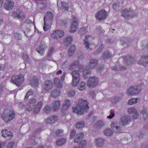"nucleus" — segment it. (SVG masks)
<instances>
[{"label": "nucleus", "instance_id": "obj_1", "mask_svg": "<svg viewBox=\"0 0 148 148\" xmlns=\"http://www.w3.org/2000/svg\"><path fill=\"white\" fill-rule=\"evenodd\" d=\"M77 106L76 108H73V111L78 115L83 113L86 112L88 110V103L86 100L81 99L77 101Z\"/></svg>", "mask_w": 148, "mask_h": 148}, {"label": "nucleus", "instance_id": "obj_2", "mask_svg": "<svg viewBox=\"0 0 148 148\" xmlns=\"http://www.w3.org/2000/svg\"><path fill=\"white\" fill-rule=\"evenodd\" d=\"M98 64V61L95 59H91L89 65L86 68L83 72V77L86 78L89 77L90 74L89 69H91L94 68Z\"/></svg>", "mask_w": 148, "mask_h": 148}, {"label": "nucleus", "instance_id": "obj_3", "mask_svg": "<svg viewBox=\"0 0 148 148\" xmlns=\"http://www.w3.org/2000/svg\"><path fill=\"white\" fill-rule=\"evenodd\" d=\"M15 115V113L13 110L7 109L4 111L3 115L2 116V118L5 122H9L14 119Z\"/></svg>", "mask_w": 148, "mask_h": 148}, {"label": "nucleus", "instance_id": "obj_4", "mask_svg": "<svg viewBox=\"0 0 148 148\" xmlns=\"http://www.w3.org/2000/svg\"><path fill=\"white\" fill-rule=\"evenodd\" d=\"M24 79L23 75L19 74L13 75L11 77L10 82L18 86L22 84L24 81Z\"/></svg>", "mask_w": 148, "mask_h": 148}, {"label": "nucleus", "instance_id": "obj_5", "mask_svg": "<svg viewBox=\"0 0 148 148\" xmlns=\"http://www.w3.org/2000/svg\"><path fill=\"white\" fill-rule=\"evenodd\" d=\"M134 10H132L130 8H127L124 9L121 12L122 16L125 17L126 19H128L130 17L134 16L133 13Z\"/></svg>", "mask_w": 148, "mask_h": 148}, {"label": "nucleus", "instance_id": "obj_6", "mask_svg": "<svg viewBox=\"0 0 148 148\" xmlns=\"http://www.w3.org/2000/svg\"><path fill=\"white\" fill-rule=\"evenodd\" d=\"M108 13L104 10H101L97 12L95 17L97 20L101 21L104 20L108 15Z\"/></svg>", "mask_w": 148, "mask_h": 148}, {"label": "nucleus", "instance_id": "obj_7", "mask_svg": "<svg viewBox=\"0 0 148 148\" xmlns=\"http://www.w3.org/2000/svg\"><path fill=\"white\" fill-rule=\"evenodd\" d=\"M53 17L52 13L49 12H48L45 15L44 17L45 25L43 27V29L46 32L48 31L49 29V27L46 25L47 21H51Z\"/></svg>", "mask_w": 148, "mask_h": 148}, {"label": "nucleus", "instance_id": "obj_8", "mask_svg": "<svg viewBox=\"0 0 148 148\" xmlns=\"http://www.w3.org/2000/svg\"><path fill=\"white\" fill-rule=\"evenodd\" d=\"M140 91V89L136 86H132L128 88L126 94L128 95H132L137 94Z\"/></svg>", "mask_w": 148, "mask_h": 148}, {"label": "nucleus", "instance_id": "obj_9", "mask_svg": "<svg viewBox=\"0 0 148 148\" xmlns=\"http://www.w3.org/2000/svg\"><path fill=\"white\" fill-rule=\"evenodd\" d=\"M12 17L14 18H17L20 20H23L25 16L23 12L19 10H15L12 14Z\"/></svg>", "mask_w": 148, "mask_h": 148}, {"label": "nucleus", "instance_id": "obj_10", "mask_svg": "<svg viewBox=\"0 0 148 148\" xmlns=\"http://www.w3.org/2000/svg\"><path fill=\"white\" fill-rule=\"evenodd\" d=\"M98 84L97 78L94 76L90 77L87 82L88 86L90 88L96 86Z\"/></svg>", "mask_w": 148, "mask_h": 148}, {"label": "nucleus", "instance_id": "obj_11", "mask_svg": "<svg viewBox=\"0 0 148 148\" xmlns=\"http://www.w3.org/2000/svg\"><path fill=\"white\" fill-rule=\"evenodd\" d=\"M72 23L71 26L70 30V33L74 32L76 31L77 29L78 21L76 17L74 16L72 18Z\"/></svg>", "mask_w": 148, "mask_h": 148}, {"label": "nucleus", "instance_id": "obj_12", "mask_svg": "<svg viewBox=\"0 0 148 148\" xmlns=\"http://www.w3.org/2000/svg\"><path fill=\"white\" fill-rule=\"evenodd\" d=\"M64 34V32L63 31L58 30L55 31L53 33L51 34V36L53 38L58 39L63 36Z\"/></svg>", "mask_w": 148, "mask_h": 148}, {"label": "nucleus", "instance_id": "obj_13", "mask_svg": "<svg viewBox=\"0 0 148 148\" xmlns=\"http://www.w3.org/2000/svg\"><path fill=\"white\" fill-rule=\"evenodd\" d=\"M127 111L130 116L134 119L137 118L138 116V111L135 108H129Z\"/></svg>", "mask_w": 148, "mask_h": 148}, {"label": "nucleus", "instance_id": "obj_14", "mask_svg": "<svg viewBox=\"0 0 148 148\" xmlns=\"http://www.w3.org/2000/svg\"><path fill=\"white\" fill-rule=\"evenodd\" d=\"M139 64H142L145 66H148V56L145 55L142 56L140 60L138 61Z\"/></svg>", "mask_w": 148, "mask_h": 148}, {"label": "nucleus", "instance_id": "obj_15", "mask_svg": "<svg viewBox=\"0 0 148 148\" xmlns=\"http://www.w3.org/2000/svg\"><path fill=\"white\" fill-rule=\"evenodd\" d=\"M4 8L8 10H11L14 5V2L11 0H8L4 4Z\"/></svg>", "mask_w": 148, "mask_h": 148}, {"label": "nucleus", "instance_id": "obj_16", "mask_svg": "<svg viewBox=\"0 0 148 148\" xmlns=\"http://www.w3.org/2000/svg\"><path fill=\"white\" fill-rule=\"evenodd\" d=\"M131 119L126 116H123L120 119L119 122L121 124L123 125L128 124L130 121Z\"/></svg>", "mask_w": 148, "mask_h": 148}, {"label": "nucleus", "instance_id": "obj_17", "mask_svg": "<svg viewBox=\"0 0 148 148\" xmlns=\"http://www.w3.org/2000/svg\"><path fill=\"white\" fill-rule=\"evenodd\" d=\"M2 136L6 138L7 139H11L13 136L12 133L10 131L7 130H4L2 131Z\"/></svg>", "mask_w": 148, "mask_h": 148}, {"label": "nucleus", "instance_id": "obj_18", "mask_svg": "<svg viewBox=\"0 0 148 148\" xmlns=\"http://www.w3.org/2000/svg\"><path fill=\"white\" fill-rule=\"evenodd\" d=\"M47 48V46L45 44H42L37 47L36 50L40 55H42L44 53V50Z\"/></svg>", "mask_w": 148, "mask_h": 148}, {"label": "nucleus", "instance_id": "obj_19", "mask_svg": "<svg viewBox=\"0 0 148 148\" xmlns=\"http://www.w3.org/2000/svg\"><path fill=\"white\" fill-rule=\"evenodd\" d=\"M36 102L35 98H34L32 99L27 104L26 107L27 109L29 111L31 110L35 105Z\"/></svg>", "mask_w": 148, "mask_h": 148}, {"label": "nucleus", "instance_id": "obj_20", "mask_svg": "<svg viewBox=\"0 0 148 148\" xmlns=\"http://www.w3.org/2000/svg\"><path fill=\"white\" fill-rule=\"evenodd\" d=\"M57 6L63 11L67 10L68 8V5L66 2H57Z\"/></svg>", "mask_w": 148, "mask_h": 148}, {"label": "nucleus", "instance_id": "obj_21", "mask_svg": "<svg viewBox=\"0 0 148 148\" xmlns=\"http://www.w3.org/2000/svg\"><path fill=\"white\" fill-rule=\"evenodd\" d=\"M60 102L59 101H54L52 103V108L53 110H58L60 106Z\"/></svg>", "mask_w": 148, "mask_h": 148}, {"label": "nucleus", "instance_id": "obj_22", "mask_svg": "<svg viewBox=\"0 0 148 148\" xmlns=\"http://www.w3.org/2000/svg\"><path fill=\"white\" fill-rule=\"evenodd\" d=\"M111 127L115 132L119 133L120 132V127L118 126V124L115 122H112L111 124Z\"/></svg>", "mask_w": 148, "mask_h": 148}, {"label": "nucleus", "instance_id": "obj_23", "mask_svg": "<svg viewBox=\"0 0 148 148\" xmlns=\"http://www.w3.org/2000/svg\"><path fill=\"white\" fill-rule=\"evenodd\" d=\"M135 61V59L132 57H128L126 58L125 59H124V62L125 64L130 65L133 63Z\"/></svg>", "mask_w": 148, "mask_h": 148}, {"label": "nucleus", "instance_id": "obj_24", "mask_svg": "<svg viewBox=\"0 0 148 148\" xmlns=\"http://www.w3.org/2000/svg\"><path fill=\"white\" fill-rule=\"evenodd\" d=\"M53 83L49 81L45 82L44 88L45 90L47 91H48L51 90L52 87Z\"/></svg>", "mask_w": 148, "mask_h": 148}, {"label": "nucleus", "instance_id": "obj_25", "mask_svg": "<svg viewBox=\"0 0 148 148\" xmlns=\"http://www.w3.org/2000/svg\"><path fill=\"white\" fill-rule=\"evenodd\" d=\"M57 116H50L47 120L46 122L49 124H53L55 123L57 120Z\"/></svg>", "mask_w": 148, "mask_h": 148}, {"label": "nucleus", "instance_id": "obj_26", "mask_svg": "<svg viewBox=\"0 0 148 148\" xmlns=\"http://www.w3.org/2000/svg\"><path fill=\"white\" fill-rule=\"evenodd\" d=\"M84 135V134L82 132H79L77 133L75 136L74 140V142L76 143H78L80 140L83 138Z\"/></svg>", "mask_w": 148, "mask_h": 148}, {"label": "nucleus", "instance_id": "obj_27", "mask_svg": "<svg viewBox=\"0 0 148 148\" xmlns=\"http://www.w3.org/2000/svg\"><path fill=\"white\" fill-rule=\"evenodd\" d=\"M123 3L122 1L116 2L113 5V7L114 9L116 10H118L119 8H122Z\"/></svg>", "mask_w": 148, "mask_h": 148}, {"label": "nucleus", "instance_id": "obj_28", "mask_svg": "<svg viewBox=\"0 0 148 148\" xmlns=\"http://www.w3.org/2000/svg\"><path fill=\"white\" fill-rule=\"evenodd\" d=\"M60 90L59 89H54L51 92V96L55 97L58 96L60 93Z\"/></svg>", "mask_w": 148, "mask_h": 148}, {"label": "nucleus", "instance_id": "obj_29", "mask_svg": "<svg viewBox=\"0 0 148 148\" xmlns=\"http://www.w3.org/2000/svg\"><path fill=\"white\" fill-rule=\"evenodd\" d=\"M71 103L70 100H66L63 103L62 109L65 110H67L70 107Z\"/></svg>", "mask_w": 148, "mask_h": 148}, {"label": "nucleus", "instance_id": "obj_30", "mask_svg": "<svg viewBox=\"0 0 148 148\" xmlns=\"http://www.w3.org/2000/svg\"><path fill=\"white\" fill-rule=\"evenodd\" d=\"M104 139L102 138H99L96 139L95 142L97 147H101L103 144Z\"/></svg>", "mask_w": 148, "mask_h": 148}, {"label": "nucleus", "instance_id": "obj_31", "mask_svg": "<svg viewBox=\"0 0 148 148\" xmlns=\"http://www.w3.org/2000/svg\"><path fill=\"white\" fill-rule=\"evenodd\" d=\"M105 123L102 121H97L95 125V127L99 128L105 125Z\"/></svg>", "mask_w": 148, "mask_h": 148}, {"label": "nucleus", "instance_id": "obj_32", "mask_svg": "<svg viewBox=\"0 0 148 148\" xmlns=\"http://www.w3.org/2000/svg\"><path fill=\"white\" fill-rule=\"evenodd\" d=\"M112 69L116 71H124L126 70V68L125 67L121 66H118L117 67L116 66H113L112 67Z\"/></svg>", "mask_w": 148, "mask_h": 148}, {"label": "nucleus", "instance_id": "obj_33", "mask_svg": "<svg viewBox=\"0 0 148 148\" xmlns=\"http://www.w3.org/2000/svg\"><path fill=\"white\" fill-rule=\"evenodd\" d=\"M72 37L70 36H68L64 38V43L67 46L70 44L72 40Z\"/></svg>", "mask_w": 148, "mask_h": 148}, {"label": "nucleus", "instance_id": "obj_34", "mask_svg": "<svg viewBox=\"0 0 148 148\" xmlns=\"http://www.w3.org/2000/svg\"><path fill=\"white\" fill-rule=\"evenodd\" d=\"M42 104V103L41 101L38 103L36 108L34 110V112L35 113H38L40 110Z\"/></svg>", "mask_w": 148, "mask_h": 148}, {"label": "nucleus", "instance_id": "obj_35", "mask_svg": "<svg viewBox=\"0 0 148 148\" xmlns=\"http://www.w3.org/2000/svg\"><path fill=\"white\" fill-rule=\"evenodd\" d=\"M62 82L60 81L59 79L55 78L54 80V84L57 87L61 88L62 87Z\"/></svg>", "mask_w": 148, "mask_h": 148}, {"label": "nucleus", "instance_id": "obj_36", "mask_svg": "<svg viewBox=\"0 0 148 148\" xmlns=\"http://www.w3.org/2000/svg\"><path fill=\"white\" fill-rule=\"evenodd\" d=\"M85 82H80L78 85V89L81 91H83L85 88Z\"/></svg>", "mask_w": 148, "mask_h": 148}, {"label": "nucleus", "instance_id": "obj_37", "mask_svg": "<svg viewBox=\"0 0 148 148\" xmlns=\"http://www.w3.org/2000/svg\"><path fill=\"white\" fill-rule=\"evenodd\" d=\"M75 47L74 45H72L69 48V54L70 56H72L74 53Z\"/></svg>", "mask_w": 148, "mask_h": 148}, {"label": "nucleus", "instance_id": "obj_38", "mask_svg": "<svg viewBox=\"0 0 148 148\" xmlns=\"http://www.w3.org/2000/svg\"><path fill=\"white\" fill-rule=\"evenodd\" d=\"M89 29L86 26H85L81 27L79 31V33L80 34H83L84 33L88 31Z\"/></svg>", "mask_w": 148, "mask_h": 148}, {"label": "nucleus", "instance_id": "obj_39", "mask_svg": "<svg viewBox=\"0 0 148 148\" xmlns=\"http://www.w3.org/2000/svg\"><path fill=\"white\" fill-rule=\"evenodd\" d=\"M113 133L112 130L110 128L106 129L104 131V133L105 134L110 136Z\"/></svg>", "mask_w": 148, "mask_h": 148}, {"label": "nucleus", "instance_id": "obj_40", "mask_svg": "<svg viewBox=\"0 0 148 148\" xmlns=\"http://www.w3.org/2000/svg\"><path fill=\"white\" fill-rule=\"evenodd\" d=\"M79 64V62L78 61H76L73 62L72 65L70 66L69 69L70 70H72L76 67H77Z\"/></svg>", "mask_w": 148, "mask_h": 148}, {"label": "nucleus", "instance_id": "obj_41", "mask_svg": "<svg viewBox=\"0 0 148 148\" xmlns=\"http://www.w3.org/2000/svg\"><path fill=\"white\" fill-rule=\"evenodd\" d=\"M138 100V98H132L128 101V103L129 105H132L136 103Z\"/></svg>", "mask_w": 148, "mask_h": 148}, {"label": "nucleus", "instance_id": "obj_42", "mask_svg": "<svg viewBox=\"0 0 148 148\" xmlns=\"http://www.w3.org/2000/svg\"><path fill=\"white\" fill-rule=\"evenodd\" d=\"M112 56V54L108 51L105 52L103 54V58L104 59H108L111 57Z\"/></svg>", "mask_w": 148, "mask_h": 148}, {"label": "nucleus", "instance_id": "obj_43", "mask_svg": "<svg viewBox=\"0 0 148 148\" xmlns=\"http://www.w3.org/2000/svg\"><path fill=\"white\" fill-rule=\"evenodd\" d=\"M65 138H62L61 139L58 140L56 141L57 145L58 146H61L64 144L66 142Z\"/></svg>", "mask_w": 148, "mask_h": 148}, {"label": "nucleus", "instance_id": "obj_44", "mask_svg": "<svg viewBox=\"0 0 148 148\" xmlns=\"http://www.w3.org/2000/svg\"><path fill=\"white\" fill-rule=\"evenodd\" d=\"M121 99V98L118 96H116L114 97L113 98H112L111 100L112 103L115 104L116 102L119 101Z\"/></svg>", "mask_w": 148, "mask_h": 148}, {"label": "nucleus", "instance_id": "obj_45", "mask_svg": "<svg viewBox=\"0 0 148 148\" xmlns=\"http://www.w3.org/2000/svg\"><path fill=\"white\" fill-rule=\"evenodd\" d=\"M72 75L73 78H76L79 77L80 78L79 74L77 71H73L72 73Z\"/></svg>", "mask_w": 148, "mask_h": 148}, {"label": "nucleus", "instance_id": "obj_46", "mask_svg": "<svg viewBox=\"0 0 148 148\" xmlns=\"http://www.w3.org/2000/svg\"><path fill=\"white\" fill-rule=\"evenodd\" d=\"M86 146V140H82L79 144V148H84Z\"/></svg>", "mask_w": 148, "mask_h": 148}, {"label": "nucleus", "instance_id": "obj_47", "mask_svg": "<svg viewBox=\"0 0 148 148\" xmlns=\"http://www.w3.org/2000/svg\"><path fill=\"white\" fill-rule=\"evenodd\" d=\"M85 125L84 122L82 121L77 123L76 126L77 128H79L83 127Z\"/></svg>", "mask_w": 148, "mask_h": 148}, {"label": "nucleus", "instance_id": "obj_48", "mask_svg": "<svg viewBox=\"0 0 148 148\" xmlns=\"http://www.w3.org/2000/svg\"><path fill=\"white\" fill-rule=\"evenodd\" d=\"M38 78L37 77H34L33 78L31 81V84L35 86L38 85Z\"/></svg>", "mask_w": 148, "mask_h": 148}, {"label": "nucleus", "instance_id": "obj_49", "mask_svg": "<svg viewBox=\"0 0 148 148\" xmlns=\"http://www.w3.org/2000/svg\"><path fill=\"white\" fill-rule=\"evenodd\" d=\"M23 57L24 58L25 63V67L27 65V62L29 63L30 61V60L28 59L27 55L26 54H24L23 56Z\"/></svg>", "mask_w": 148, "mask_h": 148}, {"label": "nucleus", "instance_id": "obj_50", "mask_svg": "<svg viewBox=\"0 0 148 148\" xmlns=\"http://www.w3.org/2000/svg\"><path fill=\"white\" fill-rule=\"evenodd\" d=\"M80 80V78L79 77H77V78H73V85L74 86H76L78 84L79 80Z\"/></svg>", "mask_w": 148, "mask_h": 148}, {"label": "nucleus", "instance_id": "obj_51", "mask_svg": "<svg viewBox=\"0 0 148 148\" xmlns=\"http://www.w3.org/2000/svg\"><path fill=\"white\" fill-rule=\"evenodd\" d=\"M51 110V108L48 105L46 106L44 109V111L46 113H50Z\"/></svg>", "mask_w": 148, "mask_h": 148}, {"label": "nucleus", "instance_id": "obj_52", "mask_svg": "<svg viewBox=\"0 0 148 148\" xmlns=\"http://www.w3.org/2000/svg\"><path fill=\"white\" fill-rule=\"evenodd\" d=\"M89 36H86L84 40V44L85 45L86 48L87 49L89 48L88 46L89 45V43L88 42V39Z\"/></svg>", "mask_w": 148, "mask_h": 148}, {"label": "nucleus", "instance_id": "obj_53", "mask_svg": "<svg viewBox=\"0 0 148 148\" xmlns=\"http://www.w3.org/2000/svg\"><path fill=\"white\" fill-rule=\"evenodd\" d=\"M95 31L99 34L103 33L104 32V30L101 27H98L96 29Z\"/></svg>", "mask_w": 148, "mask_h": 148}, {"label": "nucleus", "instance_id": "obj_54", "mask_svg": "<svg viewBox=\"0 0 148 148\" xmlns=\"http://www.w3.org/2000/svg\"><path fill=\"white\" fill-rule=\"evenodd\" d=\"M75 94V92L74 90H70L68 92V95L70 97H72Z\"/></svg>", "mask_w": 148, "mask_h": 148}, {"label": "nucleus", "instance_id": "obj_55", "mask_svg": "<svg viewBox=\"0 0 148 148\" xmlns=\"http://www.w3.org/2000/svg\"><path fill=\"white\" fill-rule=\"evenodd\" d=\"M34 92L32 90H30L27 93L26 95L25 96V99H27L28 97L30 95H32L33 93Z\"/></svg>", "mask_w": 148, "mask_h": 148}, {"label": "nucleus", "instance_id": "obj_56", "mask_svg": "<svg viewBox=\"0 0 148 148\" xmlns=\"http://www.w3.org/2000/svg\"><path fill=\"white\" fill-rule=\"evenodd\" d=\"M15 145V143L14 142H11L9 143L8 145V148H13Z\"/></svg>", "mask_w": 148, "mask_h": 148}, {"label": "nucleus", "instance_id": "obj_57", "mask_svg": "<svg viewBox=\"0 0 148 148\" xmlns=\"http://www.w3.org/2000/svg\"><path fill=\"white\" fill-rule=\"evenodd\" d=\"M76 133V132L75 130H72L71 132V136L70 138H73L74 137L75 134Z\"/></svg>", "mask_w": 148, "mask_h": 148}, {"label": "nucleus", "instance_id": "obj_58", "mask_svg": "<svg viewBox=\"0 0 148 148\" xmlns=\"http://www.w3.org/2000/svg\"><path fill=\"white\" fill-rule=\"evenodd\" d=\"M104 46L103 45H100L99 47V49H98V50L95 53L96 54H97L98 53L100 52L103 49L104 47Z\"/></svg>", "mask_w": 148, "mask_h": 148}, {"label": "nucleus", "instance_id": "obj_59", "mask_svg": "<svg viewBox=\"0 0 148 148\" xmlns=\"http://www.w3.org/2000/svg\"><path fill=\"white\" fill-rule=\"evenodd\" d=\"M112 110L110 111V113L109 116H107V118L109 119H111L114 116V113L112 112Z\"/></svg>", "mask_w": 148, "mask_h": 148}, {"label": "nucleus", "instance_id": "obj_60", "mask_svg": "<svg viewBox=\"0 0 148 148\" xmlns=\"http://www.w3.org/2000/svg\"><path fill=\"white\" fill-rule=\"evenodd\" d=\"M5 144V143L4 142H1L0 141V148H2L4 147Z\"/></svg>", "mask_w": 148, "mask_h": 148}, {"label": "nucleus", "instance_id": "obj_61", "mask_svg": "<svg viewBox=\"0 0 148 148\" xmlns=\"http://www.w3.org/2000/svg\"><path fill=\"white\" fill-rule=\"evenodd\" d=\"M53 50V47H51L48 53V55L49 56H50L51 55V54L52 53Z\"/></svg>", "mask_w": 148, "mask_h": 148}, {"label": "nucleus", "instance_id": "obj_62", "mask_svg": "<svg viewBox=\"0 0 148 148\" xmlns=\"http://www.w3.org/2000/svg\"><path fill=\"white\" fill-rule=\"evenodd\" d=\"M15 37L17 39H19L21 38V36L17 33H16L14 34Z\"/></svg>", "mask_w": 148, "mask_h": 148}, {"label": "nucleus", "instance_id": "obj_63", "mask_svg": "<svg viewBox=\"0 0 148 148\" xmlns=\"http://www.w3.org/2000/svg\"><path fill=\"white\" fill-rule=\"evenodd\" d=\"M5 67L4 64H1L0 65V71H3Z\"/></svg>", "mask_w": 148, "mask_h": 148}, {"label": "nucleus", "instance_id": "obj_64", "mask_svg": "<svg viewBox=\"0 0 148 148\" xmlns=\"http://www.w3.org/2000/svg\"><path fill=\"white\" fill-rule=\"evenodd\" d=\"M141 112L144 115H145L146 116H147V111L145 109H143V110L141 111Z\"/></svg>", "mask_w": 148, "mask_h": 148}]
</instances>
